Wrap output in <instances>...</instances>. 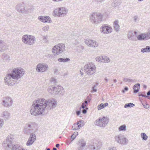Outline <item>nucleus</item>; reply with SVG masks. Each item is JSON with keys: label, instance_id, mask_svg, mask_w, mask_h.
Masks as SVG:
<instances>
[{"label": "nucleus", "instance_id": "nucleus-1", "mask_svg": "<svg viewBox=\"0 0 150 150\" xmlns=\"http://www.w3.org/2000/svg\"><path fill=\"white\" fill-rule=\"evenodd\" d=\"M57 101L53 99L47 100L44 98H38L34 101L31 106L30 112L34 116L41 115L45 111L53 109L56 107Z\"/></svg>", "mask_w": 150, "mask_h": 150}, {"label": "nucleus", "instance_id": "nucleus-2", "mask_svg": "<svg viewBox=\"0 0 150 150\" xmlns=\"http://www.w3.org/2000/svg\"><path fill=\"white\" fill-rule=\"evenodd\" d=\"M25 70L21 67L14 68L10 74H7L4 78L5 82L9 86L13 85L24 74Z\"/></svg>", "mask_w": 150, "mask_h": 150}, {"label": "nucleus", "instance_id": "nucleus-3", "mask_svg": "<svg viewBox=\"0 0 150 150\" xmlns=\"http://www.w3.org/2000/svg\"><path fill=\"white\" fill-rule=\"evenodd\" d=\"M47 90L49 93L53 95H58L59 96H63L65 93L64 88L61 86L57 85L50 86Z\"/></svg>", "mask_w": 150, "mask_h": 150}, {"label": "nucleus", "instance_id": "nucleus-4", "mask_svg": "<svg viewBox=\"0 0 150 150\" xmlns=\"http://www.w3.org/2000/svg\"><path fill=\"white\" fill-rule=\"evenodd\" d=\"M38 129V126L35 122H30L25 125L24 131L26 134L34 133L37 131Z\"/></svg>", "mask_w": 150, "mask_h": 150}, {"label": "nucleus", "instance_id": "nucleus-5", "mask_svg": "<svg viewBox=\"0 0 150 150\" xmlns=\"http://www.w3.org/2000/svg\"><path fill=\"white\" fill-rule=\"evenodd\" d=\"M32 8V7L30 6H26L23 3H20L16 6V9L18 12L25 14H27L30 12Z\"/></svg>", "mask_w": 150, "mask_h": 150}, {"label": "nucleus", "instance_id": "nucleus-6", "mask_svg": "<svg viewBox=\"0 0 150 150\" xmlns=\"http://www.w3.org/2000/svg\"><path fill=\"white\" fill-rule=\"evenodd\" d=\"M22 40L24 44L28 45H33L36 41L35 37L29 35H25L22 37Z\"/></svg>", "mask_w": 150, "mask_h": 150}, {"label": "nucleus", "instance_id": "nucleus-7", "mask_svg": "<svg viewBox=\"0 0 150 150\" xmlns=\"http://www.w3.org/2000/svg\"><path fill=\"white\" fill-rule=\"evenodd\" d=\"M65 46L62 43L58 44L55 45L52 49V52L54 55H59L65 50Z\"/></svg>", "mask_w": 150, "mask_h": 150}, {"label": "nucleus", "instance_id": "nucleus-8", "mask_svg": "<svg viewBox=\"0 0 150 150\" xmlns=\"http://www.w3.org/2000/svg\"><path fill=\"white\" fill-rule=\"evenodd\" d=\"M68 12V9L65 7H62L57 8L53 11L54 15L58 17H62L66 16Z\"/></svg>", "mask_w": 150, "mask_h": 150}, {"label": "nucleus", "instance_id": "nucleus-9", "mask_svg": "<svg viewBox=\"0 0 150 150\" xmlns=\"http://www.w3.org/2000/svg\"><path fill=\"white\" fill-rule=\"evenodd\" d=\"M96 66L93 63L91 62L86 65L84 67L85 72L88 75H91L96 72Z\"/></svg>", "mask_w": 150, "mask_h": 150}, {"label": "nucleus", "instance_id": "nucleus-10", "mask_svg": "<svg viewBox=\"0 0 150 150\" xmlns=\"http://www.w3.org/2000/svg\"><path fill=\"white\" fill-rule=\"evenodd\" d=\"M115 142L119 144L122 145H126L128 143V139L123 135L120 134L116 135L115 137Z\"/></svg>", "mask_w": 150, "mask_h": 150}, {"label": "nucleus", "instance_id": "nucleus-11", "mask_svg": "<svg viewBox=\"0 0 150 150\" xmlns=\"http://www.w3.org/2000/svg\"><path fill=\"white\" fill-rule=\"evenodd\" d=\"M102 15L98 13H93L90 16L91 21L94 23H99L102 20Z\"/></svg>", "mask_w": 150, "mask_h": 150}, {"label": "nucleus", "instance_id": "nucleus-12", "mask_svg": "<svg viewBox=\"0 0 150 150\" xmlns=\"http://www.w3.org/2000/svg\"><path fill=\"white\" fill-rule=\"evenodd\" d=\"M109 121V119L105 117L99 118L96 120L94 122L96 125L101 127H105L108 124Z\"/></svg>", "mask_w": 150, "mask_h": 150}, {"label": "nucleus", "instance_id": "nucleus-13", "mask_svg": "<svg viewBox=\"0 0 150 150\" xmlns=\"http://www.w3.org/2000/svg\"><path fill=\"white\" fill-rule=\"evenodd\" d=\"M48 68V66L47 64L40 63L37 65L35 70L38 72L42 73L47 71Z\"/></svg>", "mask_w": 150, "mask_h": 150}, {"label": "nucleus", "instance_id": "nucleus-14", "mask_svg": "<svg viewBox=\"0 0 150 150\" xmlns=\"http://www.w3.org/2000/svg\"><path fill=\"white\" fill-rule=\"evenodd\" d=\"M13 103L12 98L7 96L3 98L2 104L4 107L8 108L12 105Z\"/></svg>", "mask_w": 150, "mask_h": 150}, {"label": "nucleus", "instance_id": "nucleus-15", "mask_svg": "<svg viewBox=\"0 0 150 150\" xmlns=\"http://www.w3.org/2000/svg\"><path fill=\"white\" fill-rule=\"evenodd\" d=\"M14 136L12 134L8 136L6 140L3 142V144L4 147L10 148L12 146V142L14 139Z\"/></svg>", "mask_w": 150, "mask_h": 150}, {"label": "nucleus", "instance_id": "nucleus-16", "mask_svg": "<svg viewBox=\"0 0 150 150\" xmlns=\"http://www.w3.org/2000/svg\"><path fill=\"white\" fill-rule=\"evenodd\" d=\"M112 30V28L107 24H104L100 28V31L103 34H108L111 33Z\"/></svg>", "mask_w": 150, "mask_h": 150}, {"label": "nucleus", "instance_id": "nucleus-17", "mask_svg": "<svg viewBox=\"0 0 150 150\" xmlns=\"http://www.w3.org/2000/svg\"><path fill=\"white\" fill-rule=\"evenodd\" d=\"M137 40L140 41H146L150 39V36L148 32L141 33L137 37Z\"/></svg>", "mask_w": 150, "mask_h": 150}, {"label": "nucleus", "instance_id": "nucleus-18", "mask_svg": "<svg viewBox=\"0 0 150 150\" xmlns=\"http://www.w3.org/2000/svg\"><path fill=\"white\" fill-rule=\"evenodd\" d=\"M36 138V135L34 133H31L28 140L26 142V145L28 146L31 145L35 142Z\"/></svg>", "mask_w": 150, "mask_h": 150}, {"label": "nucleus", "instance_id": "nucleus-19", "mask_svg": "<svg viewBox=\"0 0 150 150\" xmlns=\"http://www.w3.org/2000/svg\"><path fill=\"white\" fill-rule=\"evenodd\" d=\"M136 31L132 30L129 31L128 32L127 36L128 38L130 40L133 41H136L137 40V38L135 36L137 34Z\"/></svg>", "mask_w": 150, "mask_h": 150}, {"label": "nucleus", "instance_id": "nucleus-20", "mask_svg": "<svg viewBox=\"0 0 150 150\" xmlns=\"http://www.w3.org/2000/svg\"><path fill=\"white\" fill-rule=\"evenodd\" d=\"M38 19L43 23H51L52 22L51 18L48 16L43 17L40 16L38 17Z\"/></svg>", "mask_w": 150, "mask_h": 150}, {"label": "nucleus", "instance_id": "nucleus-21", "mask_svg": "<svg viewBox=\"0 0 150 150\" xmlns=\"http://www.w3.org/2000/svg\"><path fill=\"white\" fill-rule=\"evenodd\" d=\"M10 114L7 111H5L2 112L1 115V117L4 120H8L10 117Z\"/></svg>", "mask_w": 150, "mask_h": 150}, {"label": "nucleus", "instance_id": "nucleus-22", "mask_svg": "<svg viewBox=\"0 0 150 150\" xmlns=\"http://www.w3.org/2000/svg\"><path fill=\"white\" fill-rule=\"evenodd\" d=\"M113 28L114 30L118 32L119 31L120 26L119 24V22L117 21H115L113 23Z\"/></svg>", "mask_w": 150, "mask_h": 150}, {"label": "nucleus", "instance_id": "nucleus-23", "mask_svg": "<svg viewBox=\"0 0 150 150\" xmlns=\"http://www.w3.org/2000/svg\"><path fill=\"white\" fill-rule=\"evenodd\" d=\"M141 52L142 53H150V46H146L145 47L142 48Z\"/></svg>", "mask_w": 150, "mask_h": 150}, {"label": "nucleus", "instance_id": "nucleus-24", "mask_svg": "<svg viewBox=\"0 0 150 150\" xmlns=\"http://www.w3.org/2000/svg\"><path fill=\"white\" fill-rule=\"evenodd\" d=\"M140 84L139 83H138L134 85L133 87V89L134 90V93H136L139 91V88H140Z\"/></svg>", "mask_w": 150, "mask_h": 150}, {"label": "nucleus", "instance_id": "nucleus-25", "mask_svg": "<svg viewBox=\"0 0 150 150\" xmlns=\"http://www.w3.org/2000/svg\"><path fill=\"white\" fill-rule=\"evenodd\" d=\"M121 4V2L120 0H114L112 3V5L115 7L119 6Z\"/></svg>", "mask_w": 150, "mask_h": 150}, {"label": "nucleus", "instance_id": "nucleus-26", "mask_svg": "<svg viewBox=\"0 0 150 150\" xmlns=\"http://www.w3.org/2000/svg\"><path fill=\"white\" fill-rule=\"evenodd\" d=\"M102 63H108L110 61L109 58L107 56H102Z\"/></svg>", "mask_w": 150, "mask_h": 150}, {"label": "nucleus", "instance_id": "nucleus-27", "mask_svg": "<svg viewBox=\"0 0 150 150\" xmlns=\"http://www.w3.org/2000/svg\"><path fill=\"white\" fill-rule=\"evenodd\" d=\"M2 58L3 60L6 61H9L10 60V57L9 55L5 53H3Z\"/></svg>", "mask_w": 150, "mask_h": 150}, {"label": "nucleus", "instance_id": "nucleus-28", "mask_svg": "<svg viewBox=\"0 0 150 150\" xmlns=\"http://www.w3.org/2000/svg\"><path fill=\"white\" fill-rule=\"evenodd\" d=\"M98 46V43L96 41L92 40L91 42V45H90V47H96Z\"/></svg>", "mask_w": 150, "mask_h": 150}, {"label": "nucleus", "instance_id": "nucleus-29", "mask_svg": "<svg viewBox=\"0 0 150 150\" xmlns=\"http://www.w3.org/2000/svg\"><path fill=\"white\" fill-rule=\"evenodd\" d=\"M5 44L4 42L2 40H0V52L2 50H4L5 49Z\"/></svg>", "mask_w": 150, "mask_h": 150}, {"label": "nucleus", "instance_id": "nucleus-30", "mask_svg": "<svg viewBox=\"0 0 150 150\" xmlns=\"http://www.w3.org/2000/svg\"><path fill=\"white\" fill-rule=\"evenodd\" d=\"M12 150H27L22 148L21 147L17 145H14L12 148Z\"/></svg>", "mask_w": 150, "mask_h": 150}, {"label": "nucleus", "instance_id": "nucleus-31", "mask_svg": "<svg viewBox=\"0 0 150 150\" xmlns=\"http://www.w3.org/2000/svg\"><path fill=\"white\" fill-rule=\"evenodd\" d=\"M119 131H125L126 130V127L125 125L120 126L118 128Z\"/></svg>", "mask_w": 150, "mask_h": 150}, {"label": "nucleus", "instance_id": "nucleus-32", "mask_svg": "<svg viewBox=\"0 0 150 150\" xmlns=\"http://www.w3.org/2000/svg\"><path fill=\"white\" fill-rule=\"evenodd\" d=\"M76 123L80 128L81 127H83L84 124V121L82 120L78 121Z\"/></svg>", "mask_w": 150, "mask_h": 150}, {"label": "nucleus", "instance_id": "nucleus-33", "mask_svg": "<svg viewBox=\"0 0 150 150\" xmlns=\"http://www.w3.org/2000/svg\"><path fill=\"white\" fill-rule=\"evenodd\" d=\"M141 137L142 140L146 141L148 138L147 136L144 133H142L141 134Z\"/></svg>", "mask_w": 150, "mask_h": 150}, {"label": "nucleus", "instance_id": "nucleus-34", "mask_svg": "<svg viewBox=\"0 0 150 150\" xmlns=\"http://www.w3.org/2000/svg\"><path fill=\"white\" fill-rule=\"evenodd\" d=\"M79 143L80 144V146L82 147H83L86 145V143L83 139H81L79 142Z\"/></svg>", "mask_w": 150, "mask_h": 150}, {"label": "nucleus", "instance_id": "nucleus-35", "mask_svg": "<svg viewBox=\"0 0 150 150\" xmlns=\"http://www.w3.org/2000/svg\"><path fill=\"white\" fill-rule=\"evenodd\" d=\"M91 41L92 40L90 39H87L84 40V42L86 45L90 47V45H91Z\"/></svg>", "mask_w": 150, "mask_h": 150}, {"label": "nucleus", "instance_id": "nucleus-36", "mask_svg": "<svg viewBox=\"0 0 150 150\" xmlns=\"http://www.w3.org/2000/svg\"><path fill=\"white\" fill-rule=\"evenodd\" d=\"M123 81L125 82H128L129 83H131L134 82V80L127 78H124L123 79Z\"/></svg>", "mask_w": 150, "mask_h": 150}, {"label": "nucleus", "instance_id": "nucleus-37", "mask_svg": "<svg viewBox=\"0 0 150 150\" xmlns=\"http://www.w3.org/2000/svg\"><path fill=\"white\" fill-rule=\"evenodd\" d=\"M80 128L79 127V126L77 125V124L76 123L74 124L72 127V129L77 130L80 129Z\"/></svg>", "mask_w": 150, "mask_h": 150}, {"label": "nucleus", "instance_id": "nucleus-38", "mask_svg": "<svg viewBox=\"0 0 150 150\" xmlns=\"http://www.w3.org/2000/svg\"><path fill=\"white\" fill-rule=\"evenodd\" d=\"M134 105H135L133 103H129L125 104L124 105V107L126 108L128 107L131 108L134 106Z\"/></svg>", "mask_w": 150, "mask_h": 150}, {"label": "nucleus", "instance_id": "nucleus-39", "mask_svg": "<svg viewBox=\"0 0 150 150\" xmlns=\"http://www.w3.org/2000/svg\"><path fill=\"white\" fill-rule=\"evenodd\" d=\"M102 56H100L96 57L95 59L96 61H97L99 62L102 63Z\"/></svg>", "mask_w": 150, "mask_h": 150}, {"label": "nucleus", "instance_id": "nucleus-40", "mask_svg": "<svg viewBox=\"0 0 150 150\" xmlns=\"http://www.w3.org/2000/svg\"><path fill=\"white\" fill-rule=\"evenodd\" d=\"M102 146V143L101 142H98L96 146V150H98Z\"/></svg>", "mask_w": 150, "mask_h": 150}, {"label": "nucleus", "instance_id": "nucleus-41", "mask_svg": "<svg viewBox=\"0 0 150 150\" xmlns=\"http://www.w3.org/2000/svg\"><path fill=\"white\" fill-rule=\"evenodd\" d=\"M91 99L89 98V96H87L86 98V100H85L84 103H83L85 105H86L87 106L88 105V103H89L90 102Z\"/></svg>", "mask_w": 150, "mask_h": 150}, {"label": "nucleus", "instance_id": "nucleus-42", "mask_svg": "<svg viewBox=\"0 0 150 150\" xmlns=\"http://www.w3.org/2000/svg\"><path fill=\"white\" fill-rule=\"evenodd\" d=\"M48 36L47 35H44L42 36V40L45 42H48Z\"/></svg>", "mask_w": 150, "mask_h": 150}, {"label": "nucleus", "instance_id": "nucleus-43", "mask_svg": "<svg viewBox=\"0 0 150 150\" xmlns=\"http://www.w3.org/2000/svg\"><path fill=\"white\" fill-rule=\"evenodd\" d=\"M50 82L51 83H57V80L54 77H52L51 78L50 80Z\"/></svg>", "mask_w": 150, "mask_h": 150}, {"label": "nucleus", "instance_id": "nucleus-44", "mask_svg": "<svg viewBox=\"0 0 150 150\" xmlns=\"http://www.w3.org/2000/svg\"><path fill=\"white\" fill-rule=\"evenodd\" d=\"M89 147L91 150H96V146L94 145H90L89 146Z\"/></svg>", "mask_w": 150, "mask_h": 150}, {"label": "nucleus", "instance_id": "nucleus-45", "mask_svg": "<svg viewBox=\"0 0 150 150\" xmlns=\"http://www.w3.org/2000/svg\"><path fill=\"white\" fill-rule=\"evenodd\" d=\"M4 120L0 118V129H1L3 127L4 125Z\"/></svg>", "mask_w": 150, "mask_h": 150}, {"label": "nucleus", "instance_id": "nucleus-46", "mask_svg": "<svg viewBox=\"0 0 150 150\" xmlns=\"http://www.w3.org/2000/svg\"><path fill=\"white\" fill-rule=\"evenodd\" d=\"M104 105L103 103H101L98 105V110H100L104 108Z\"/></svg>", "mask_w": 150, "mask_h": 150}, {"label": "nucleus", "instance_id": "nucleus-47", "mask_svg": "<svg viewBox=\"0 0 150 150\" xmlns=\"http://www.w3.org/2000/svg\"><path fill=\"white\" fill-rule=\"evenodd\" d=\"M49 26L47 25V26H46L45 27H44L42 28V30L43 31H47L49 29Z\"/></svg>", "mask_w": 150, "mask_h": 150}, {"label": "nucleus", "instance_id": "nucleus-48", "mask_svg": "<svg viewBox=\"0 0 150 150\" xmlns=\"http://www.w3.org/2000/svg\"><path fill=\"white\" fill-rule=\"evenodd\" d=\"M108 150H117V148L115 146H111L108 148Z\"/></svg>", "mask_w": 150, "mask_h": 150}, {"label": "nucleus", "instance_id": "nucleus-49", "mask_svg": "<svg viewBox=\"0 0 150 150\" xmlns=\"http://www.w3.org/2000/svg\"><path fill=\"white\" fill-rule=\"evenodd\" d=\"M87 105H85V104H84L83 103H82V104L81 105V106L80 107V110L81 109V108L84 109V108L85 107H87Z\"/></svg>", "mask_w": 150, "mask_h": 150}, {"label": "nucleus", "instance_id": "nucleus-50", "mask_svg": "<svg viewBox=\"0 0 150 150\" xmlns=\"http://www.w3.org/2000/svg\"><path fill=\"white\" fill-rule=\"evenodd\" d=\"M70 61V59L69 58H66L65 59H64V62H69Z\"/></svg>", "mask_w": 150, "mask_h": 150}, {"label": "nucleus", "instance_id": "nucleus-51", "mask_svg": "<svg viewBox=\"0 0 150 150\" xmlns=\"http://www.w3.org/2000/svg\"><path fill=\"white\" fill-rule=\"evenodd\" d=\"M95 0L97 2V3L99 4V3H102L105 0Z\"/></svg>", "mask_w": 150, "mask_h": 150}, {"label": "nucleus", "instance_id": "nucleus-52", "mask_svg": "<svg viewBox=\"0 0 150 150\" xmlns=\"http://www.w3.org/2000/svg\"><path fill=\"white\" fill-rule=\"evenodd\" d=\"M76 137L75 136L72 134L71 137V139H72V140L71 141V142Z\"/></svg>", "mask_w": 150, "mask_h": 150}, {"label": "nucleus", "instance_id": "nucleus-53", "mask_svg": "<svg viewBox=\"0 0 150 150\" xmlns=\"http://www.w3.org/2000/svg\"><path fill=\"white\" fill-rule=\"evenodd\" d=\"M58 61L60 62H64V58H60L58 59Z\"/></svg>", "mask_w": 150, "mask_h": 150}, {"label": "nucleus", "instance_id": "nucleus-54", "mask_svg": "<svg viewBox=\"0 0 150 150\" xmlns=\"http://www.w3.org/2000/svg\"><path fill=\"white\" fill-rule=\"evenodd\" d=\"M133 18H134V21L136 22L137 21L138 18L137 16H135Z\"/></svg>", "mask_w": 150, "mask_h": 150}, {"label": "nucleus", "instance_id": "nucleus-55", "mask_svg": "<svg viewBox=\"0 0 150 150\" xmlns=\"http://www.w3.org/2000/svg\"><path fill=\"white\" fill-rule=\"evenodd\" d=\"M128 88L127 87H125L124 89V90L122 91V92L123 93H124L125 91H127L128 90Z\"/></svg>", "mask_w": 150, "mask_h": 150}, {"label": "nucleus", "instance_id": "nucleus-56", "mask_svg": "<svg viewBox=\"0 0 150 150\" xmlns=\"http://www.w3.org/2000/svg\"><path fill=\"white\" fill-rule=\"evenodd\" d=\"M96 87H92V89L93 90V92H96L97 91V90L95 88Z\"/></svg>", "mask_w": 150, "mask_h": 150}, {"label": "nucleus", "instance_id": "nucleus-57", "mask_svg": "<svg viewBox=\"0 0 150 150\" xmlns=\"http://www.w3.org/2000/svg\"><path fill=\"white\" fill-rule=\"evenodd\" d=\"M82 113L83 114H86L87 112V110L86 109H84L82 110Z\"/></svg>", "mask_w": 150, "mask_h": 150}, {"label": "nucleus", "instance_id": "nucleus-58", "mask_svg": "<svg viewBox=\"0 0 150 150\" xmlns=\"http://www.w3.org/2000/svg\"><path fill=\"white\" fill-rule=\"evenodd\" d=\"M81 112V110H79L78 111H76V114L77 115H79L80 114Z\"/></svg>", "mask_w": 150, "mask_h": 150}, {"label": "nucleus", "instance_id": "nucleus-59", "mask_svg": "<svg viewBox=\"0 0 150 150\" xmlns=\"http://www.w3.org/2000/svg\"><path fill=\"white\" fill-rule=\"evenodd\" d=\"M78 134V132H74V134H73V135L74 136H75L76 137L77 136V135Z\"/></svg>", "mask_w": 150, "mask_h": 150}, {"label": "nucleus", "instance_id": "nucleus-60", "mask_svg": "<svg viewBox=\"0 0 150 150\" xmlns=\"http://www.w3.org/2000/svg\"><path fill=\"white\" fill-rule=\"evenodd\" d=\"M139 96H142V97H148V96H146L145 95H144L142 94H139Z\"/></svg>", "mask_w": 150, "mask_h": 150}, {"label": "nucleus", "instance_id": "nucleus-61", "mask_svg": "<svg viewBox=\"0 0 150 150\" xmlns=\"http://www.w3.org/2000/svg\"><path fill=\"white\" fill-rule=\"evenodd\" d=\"M99 83H98L97 82L93 86V87H96L98 85Z\"/></svg>", "mask_w": 150, "mask_h": 150}, {"label": "nucleus", "instance_id": "nucleus-62", "mask_svg": "<svg viewBox=\"0 0 150 150\" xmlns=\"http://www.w3.org/2000/svg\"><path fill=\"white\" fill-rule=\"evenodd\" d=\"M83 149V147H82L80 146V147L78 148V150H82Z\"/></svg>", "mask_w": 150, "mask_h": 150}, {"label": "nucleus", "instance_id": "nucleus-63", "mask_svg": "<svg viewBox=\"0 0 150 150\" xmlns=\"http://www.w3.org/2000/svg\"><path fill=\"white\" fill-rule=\"evenodd\" d=\"M104 107H106L108 105V103H104Z\"/></svg>", "mask_w": 150, "mask_h": 150}, {"label": "nucleus", "instance_id": "nucleus-64", "mask_svg": "<svg viewBox=\"0 0 150 150\" xmlns=\"http://www.w3.org/2000/svg\"><path fill=\"white\" fill-rule=\"evenodd\" d=\"M147 96H148L150 95V90L148 91V92L147 93Z\"/></svg>", "mask_w": 150, "mask_h": 150}]
</instances>
